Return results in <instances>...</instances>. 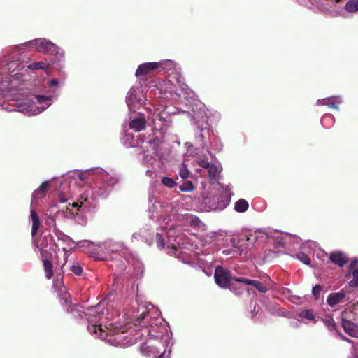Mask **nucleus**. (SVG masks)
Wrapping results in <instances>:
<instances>
[{
	"label": "nucleus",
	"instance_id": "f257e3e1",
	"mask_svg": "<svg viewBox=\"0 0 358 358\" xmlns=\"http://www.w3.org/2000/svg\"><path fill=\"white\" fill-rule=\"evenodd\" d=\"M25 44L29 47L34 48L38 52L55 55L57 61H59L63 57V53L59 52V48L47 39L37 38L29 41Z\"/></svg>",
	"mask_w": 358,
	"mask_h": 358
},
{
	"label": "nucleus",
	"instance_id": "f03ea898",
	"mask_svg": "<svg viewBox=\"0 0 358 358\" xmlns=\"http://www.w3.org/2000/svg\"><path fill=\"white\" fill-rule=\"evenodd\" d=\"M215 282L222 288L229 289L236 295L242 294V290L236 292V285L231 284V280L234 281L236 277H232L231 272L222 266L216 267L214 273Z\"/></svg>",
	"mask_w": 358,
	"mask_h": 358
},
{
	"label": "nucleus",
	"instance_id": "7ed1b4c3",
	"mask_svg": "<svg viewBox=\"0 0 358 358\" xmlns=\"http://www.w3.org/2000/svg\"><path fill=\"white\" fill-rule=\"evenodd\" d=\"M203 203L208 207V210H222L229 203V200L222 194L214 195L212 198H205Z\"/></svg>",
	"mask_w": 358,
	"mask_h": 358
},
{
	"label": "nucleus",
	"instance_id": "20e7f679",
	"mask_svg": "<svg viewBox=\"0 0 358 358\" xmlns=\"http://www.w3.org/2000/svg\"><path fill=\"white\" fill-rule=\"evenodd\" d=\"M40 251L45 277L50 280L53 276V264L51 260L49 259V257L52 256V255L42 248H40Z\"/></svg>",
	"mask_w": 358,
	"mask_h": 358
},
{
	"label": "nucleus",
	"instance_id": "39448f33",
	"mask_svg": "<svg viewBox=\"0 0 358 358\" xmlns=\"http://www.w3.org/2000/svg\"><path fill=\"white\" fill-rule=\"evenodd\" d=\"M162 62H146L138 66L136 71V76H145L152 71L159 69L162 66Z\"/></svg>",
	"mask_w": 358,
	"mask_h": 358
},
{
	"label": "nucleus",
	"instance_id": "423d86ee",
	"mask_svg": "<svg viewBox=\"0 0 358 358\" xmlns=\"http://www.w3.org/2000/svg\"><path fill=\"white\" fill-rule=\"evenodd\" d=\"M329 259L331 263L339 267H343L349 260L348 255L340 250L331 252L329 254Z\"/></svg>",
	"mask_w": 358,
	"mask_h": 358
},
{
	"label": "nucleus",
	"instance_id": "0eeeda50",
	"mask_svg": "<svg viewBox=\"0 0 358 358\" xmlns=\"http://www.w3.org/2000/svg\"><path fill=\"white\" fill-rule=\"evenodd\" d=\"M234 281L237 282H243L248 285H252L262 293H266L268 290L266 286L259 281L250 280L245 278H234Z\"/></svg>",
	"mask_w": 358,
	"mask_h": 358
},
{
	"label": "nucleus",
	"instance_id": "6e6552de",
	"mask_svg": "<svg viewBox=\"0 0 358 358\" xmlns=\"http://www.w3.org/2000/svg\"><path fill=\"white\" fill-rule=\"evenodd\" d=\"M341 324L346 334L352 337H358V325L357 324L343 319Z\"/></svg>",
	"mask_w": 358,
	"mask_h": 358
},
{
	"label": "nucleus",
	"instance_id": "1a4fd4ad",
	"mask_svg": "<svg viewBox=\"0 0 358 358\" xmlns=\"http://www.w3.org/2000/svg\"><path fill=\"white\" fill-rule=\"evenodd\" d=\"M129 127L136 132L143 131L146 128V120L144 117L134 118L129 122Z\"/></svg>",
	"mask_w": 358,
	"mask_h": 358
},
{
	"label": "nucleus",
	"instance_id": "9d476101",
	"mask_svg": "<svg viewBox=\"0 0 358 358\" xmlns=\"http://www.w3.org/2000/svg\"><path fill=\"white\" fill-rule=\"evenodd\" d=\"M50 188L48 181L43 182L40 187L36 189L31 196V202H36L38 199L43 197Z\"/></svg>",
	"mask_w": 358,
	"mask_h": 358
},
{
	"label": "nucleus",
	"instance_id": "9b49d317",
	"mask_svg": "<svg viewBox=\"0 0 358 358\" xmlns=\"http://www.w3.org/2000/svg\"><path fill=\"white\" fill-rule=\"evenodd\" d=\"M345 294L343 290L336 293L330 294L327 299V303L331 307L335 306L336 304L341 303L345 298Z\"/></svg>",
	"mask_w": 358,
	"mask_h": 358
},
{
	"label": "nucleus",
	"instance_id": "f8f14e48",
	"mask_svg": "<svg viewBox=\"0 0 358 358\" xmlns=\"http://www.w3.org/2000/svg\"><path fill=\"white\" fill-rule=\"evenodd\" d=\"M140 350L143 355L148 357H156L159 354V352L157 350L156 348L152 345H148V343L142 344L141 345Z\"/></svg>",
	"mask_w": 358,
	"mask_h": 358
},
{
	"label": "nucleus",
	"instance_id": "ddd939ff",
	"mask_svg": "<svg viewBox=\"0 0 358 358\" xmlns=\"http://www.w3.org/2000/svg\"><path fill=\"white\" fill-rule=\"evenodd\" d=\"M31 218L32 221L31 235L32 236H34L39 229L41 221L36 212L33 209L31 210Z\"/></svg>",
	"mask_w": 358,
	"mask_h": 358
},
{
	"label": "nucleus",
	"instance_id": "4468645a",
	"mask_svg": "<svg viewBox=\"0 0 358 358\" xmlns=\"http://www.w3.org/2000/svg\"><path fill=\"white\" fill-rule=\"evenodd\" d=\"M185 221L184 222L185 224L189 225L194 229L200 228L201 220L199 219L198 217L193 215H186L185 217Z\"/></svg>",
	"mask_w": 358,
	"mask_h": 358
},
{
	"label": "nucleus",
	"instance_id": "2eb2a0df",
	"mask_svg": "<svg viewBox=\"0 0 358 358\" xmlns=\"http://www.w3.org/2000/svg\"><path fill=\"white\" fill-rule=\"evenodd\" d=\"M249 204L248 201L243 199H240L235 203L234 208L236 211L239 213L245 212L248 208Z\"/></svg>",
	"mask_w": 358,
	"mask_h": 358
},
{
	"label": "nucleus",
	"instance_id": "dca6fc26",
	"mask_svg": "<svg viewBox=\"0 0 358 358\" xmlns=\"http://www.w3.org/2000/svg\"><path fill=\"white\" fill-rule=\"evenodd\" d=\"M350 272H352V280H351L348 285L350 287H358V268L352 271H348V273L346 275V277L348 278Z\"/></svg>",
	"mask_w": 358,
	"mask_h": 358
},
{
	"label": "nucleus",
	"instance_id": "f3484780",
	"mask_svg": "<svg viewBox=\"0 0 358 358\" xmlns=\"http://www.w3.org/2000/svg\"><path fill=\"white\" fill-rule=\"evenodd\" d=\"M61 301H62V305L67 308L68 312H71L72 309L69 310V303L71 302L70 294L66 292L65 290L61 294Z\"/></svg>",
	"mask_w": 358,
	"mask_h": 358
},
{
	"label": "nucleus",
	"instance_id": "a211bd4d",
	"mask_svg": "<svg viewBox=\"0 0 358 358\" xmlns=\"http://www.w3.org/2000/svg\"><path fill=\"white\" fill-rule=\"evenodd\" d=\"M345 8L350 13H355L358 11V0H349L346 3Z\"/></svg>",
	"mask_w": 358,
	"mask_h": 358
},
{
	"label": "nucleus",
	"instance_id": "6ab92c4d",
	"mask_svg": "<svg viewBox=\"0 0 358 358\" xmlns=\"http://www.w3.org/2000/svg\"><path fill=\"white\" fill-rule=\"evenodd\" d=\"M48 64L43 62H34L28 66L31 70L45 69H47Z\"/></svg>",
	"mask_w": 358,
	"mask_h": 358
},
{
	"label": "nucleus",
	"instance_id": "aec40b11",
	"mask_svg": "<svg viewBox=\"0 0 358 358\" xmlns=\"http://www.w3.org/2000/svg\"><path fill=\"white\" fill-rule=\"evenodd\" d=\"M179 176L183 179H186L189 177V171L187 168V166L185 164H182L180 166Z\"/></svg>",
	"mask_w": 358,
	"mask_h": 358
},
{
	"label": "nucleus",
	"instance_id": "412c9836",
	"mask_svg": "<svg viewBox=\"0 0 358 358\" xmlns=\"http://www.w3.org/2000/svg\"><path fill=\"white\" fill-rule=\"evenodd\" d=\"M208 176L210 179H215L218 175V170L216 166L211 164L210 166L208 169Z\"/></svg>",
	"mask_w": 358,
	"mask_h": 358
},
{
	"label": "nucleus",
	"instance_id": "4be33fe9",
	"mask_svg": "<svg viewBox=\"0 0 358 358\" xmlns=\"http://www.w3.org/2000/svg\"><path fill=\"white\" fill-rule=\"evenodd\" d=\"M301 317H305L309 320H314L315 315L312 310H304L300 313Z\"/></svg>",
	"mask_w": 358,
	"mask_h": 358
},
{
	"label": "nucleus",
	"instance_id": "5701e85b",
	"mask_svg": "<svg viewBox=\"0 0 358 358\" xmlns=\"http://www.w3.org/2000/svg\"><path fill=\"white\" fill-rule=\"evenodd\" d=\"M70 270L76 275H80L83 273V268L80 264L75 263L70 266Z\"/></svg>",
	"mask_w": 358,
	"mask_h": 358
},
{
	"label": "nucleus",
	"instance_id": "b1692460",
	"mask_svg": "<svg viewBox=\"0 0 358 358\" xmlns=\"http://www.w3.org/2000/svg\"><path fill=\"white\" fill-rule=\"evenodd\" d=\"M162 183L169 188H173L176 185V182H174V180L169 177H164L162 179Z\"/></svg>",
	"mask_w": 358,
	"mask_h": 358
},
{
	"label": "nucleus",
	"instance_id": "393cba45",
	"mask_svg": "<svg viewBox=\"0 0 358 358\" xmlns=\"http://www.w3.org/2000/svg\"><path fill=\"white\" fill-rule=\"evenodd\" d=\"M180 189L182 192H190L194 189V186L192 182L187 181L180 187Z\"/></svg>",
	"mask_w": 358,
	"mask_h": 358
},
{
	"label": "nucleus",
	"instance_id": "a878e982",
	"mask_svg": "<svg viewBox=\"0 0 358 358\" xmlns=\"http://www.w3.org/2000/svg\"><path fill=\"white\" fill-rule=\"evenodd\" d=\"M298 259L304 263L305 264L308 265L310 263V257L303 252H299L296 255Z\"/></svg>",
	"mask_w": 358,
	"mask_h": 358
},
{
	"label": "nucleus",
	"instance_id": "bb28decb",
	"mask_svg": "<svg viewBox=\"0 0 358 358\" xmlns=\"http://www.w3.org/2000/svg\"><path fill=\"white\" fill-rule=\"evenodd\" d=\"M155 241H156V243L157 245V246L160 248V249H164V238L162 236V234H159V233H157L156 235H155Z\"/></svg>",
	"mask_w": 358,
	"mask_h": 358
},
{
	"label": "nucleus",
	"instance_id": "cd10ccee",
	"mask_svg": "<svg viewBox=\"0 0 358 358\" xmlns=\"http://www.w3.org/2000/svg\"><path fill=\"white\" fill-rule=\"evenodd\" d=\"M322 290V287L320 285H317L312 289V294L316 299H318L320 296V292Z\"/></svg>",
	"mask_w": 358,
	"mask_h": 358
},
{
	"label": "nucleus",
	"instance_id": "c85d7f7f",
	"mask_svg": "<svg viewBox=\"0 0 358 358\" xmlns=\"http://www.w3.org/2000/svg\"><path fill=\"white\" fill-rule=\"evenodd\" d=\"M325 326L330 331H334L336 328V324L332 318L327 319L324 321Z\"/></svg>",
	"mask_w": 358,
	"mask_h": 358
},
{
	"label": "nucleus",
	"instance_id": "c756f323",
	"mask_svg": "<svg viewBox=\"0 0 358 358\" xmlns=\"http://www.w3.org/2000/svg\"><path fill=\"white\" fill-rule=\"evenodd\" d=\"M35 98L37 102L39 103H45L48 106L50 104V99L48 96L43 95H36Z\"/></svg>",
	"mask_w": 358,
	"mask_h": 358
},
{
	"label": "nucleus",
	"instance_id": "7c9ffc66",
	"mask_svg": "<svg viewBox=\"0 0 358 358\" xmlns=\"http://www.w3.org/2000/svg\"><path fill=\"white\" fill-rule=\"evenodd\" d=\"M88 331L93 333L96 334L97 330L102 331L101 325H97V324H92L91 326H88L87 327Z\"/></svg>",
	"mask_w": 358,
	"mask_h": 358
},
{
	"label": "nucleus",
	"instance_id": "2f4dec72",
	"mask_svg": "<svg viewBox=\"0 0 358 358\" xmlns=\"http://www.w3.org/2000/svg\"><path fill=\"white\" fill-rule=\"evenodd\" d=\"M198 165L200 167L204 168V169H208L210 166V164L208 161L206 159H199L198 162Z\"/></svg>",
	"mask_w": 358,
	"mask_h": 358
},
{
	"label": "nucleus",
	"instance_id": "473e14b6",
	"mask_svg": "<svg viewBox=\"0 0 358 358\" xmlns=\"http://www.w3.org/2000/svg\"><path fill=\"white\" fill-rule=\"evenodd\" d=\"M108 176L106 174L105 176V177L103 178V180L104 182L108 185H113L114 184H115L117 180L116 178H111L110 180H108Z\"/></svg>",
	"mask_w": 358,
	"mask_h": 358
},
{
	"label": "nucleus",
	"instance_id": "72a5a7b5",
	"mask_svg": "<svg viewBox=\"0 0 358 358\" xmlns=\"http://www.w3.org/2000/svg\"><path fill=\"white\" fill-rule=\"evenodd\" d=\"M358 266V259L357 258L352 260L350 262L349 266H348V271H352L356 269L355 268Z\"/></svg>",
	"mask_w": 358,
	"mask_h": 358
},
{
	"label": "nucleus",
	"instance_id": "f704fd0d",
	"mask_svg": "<svg viewBox=\"0 0 358 358\" xmlns=\"http://www.w3.org/2000/svg\"><path fill=\"white\" fill-rule=\"evenodd\" d=\"M318 104H327L331 108H336V103L334 102L332 103H327L325 99H323L322 101L318 100L317 101Z\"/></svg>",
	"mask_w": 358,
	"mask_h": 358
},
{
	"label": "nucleus",
	"instance_id": "c9c22d12",
	"mask_svg": "<svg viewBox=\"0 0 358 358\" xmlns=\"http://www.w3.org/2000/svg\"><path fill=\"white\" fill-rule=\"evenodd\" d=\"M171 350H169L167 352L164 350L163 352L160 353L159 355L157 357V358H170Z\"/></svg>",
	"mask_w": 358,
	"mask_h": 358
},
{
	"label": "nucleus",
	"instance_id": "e433bc0d",
	"mask_svg": "<svg viewBox=\"0 0 358 358\" xmlns=\"http://www.w3.org/2000/svg\"><path fill=\"white\" fill-rule=\"evenodd\" d=\"M25 106V104H22V103H17L16 105V107L17 108L16 109H12V110H19V111H21V110H23L24 108V106Z\"/></svg>",
	"mask_w": 358,
	"mask_h": 358
},
{
	"label": "nucleus",
	"instance_id": "4c0bfd02",
	"mask_svg": "<svg viewBox=\"0 0 358 358\" xmlns=\"http://www.w3.org/2000/svg\"><path fill=\"white\" fill-rule=\"evenodd\" d=\"M146 315H147V313H145V312L141 313L138 319L141 320H143Z\"/></svg>",
	"mask_w": 358,
	"mask_h": 358
},
{
	"label": "nucleus",
	"instance_id": "58836bf2",
	"mask_svg": "<svg viewBox=\"0 0 358 358\" xmlns=\"http://www.w3.org/2000/svg\"><path fill=\"white\" fill-rule=\"evenodd\" d=\"M50 83L52 85H57V80L55 79H52L50 80Z\"/></svg>",
	"mask_w": 358,
	"mask_h": 358
},
{
	"label": "nucleus",
	"instance_id": "ea45409f",
	"mask_svg": "<svg viewBox=\"0 0 358 358\" xmlns=\"http://www.w3.org/2000/svg\"><path fill=\"white\" fill-rule=\"evenodd\" d=\"M59 201L61 203H65L66 201V199H64L62 196H60Z\"/></svg>",
	"mask_w": 358,
	"mask_h": 358
},
{
	"label": "nucleus",
	"instance_id": "a19ab883",
	"mask_svg": "<svg viewBox=\"0 0 358 358\" xmlns=\"http://www.w3.org/2000/svg\"><path fill=\"white\" fill-rule=\"evenodd\" d=\"M236 292H240L241 290H242V293L243 292V288L237 287L236 286Z\"/></svg>",
	"mask_w": 358,
	"mask_h": 358
},
{
	"label": "nucleus",
	"instance_id": "79ce46f5",
	"mask_svg": "<svg viewBox=\"0 0 358 358\" xmlns=\"http://www.w3.org/2000/svg\"><path fill=\"white\" fill-rule=\"evenodd\" d=\"M72 206L74 207V208H76V207H78V203L74 202V203H72Z\"/></svg>",
	"mask_w": 358,
	"mask_h": 358
},
{
	"label": "nucleus",
	"instance_id": "37998d69",
	"mask_svg": "<svg viewBox=\"0 0 358 358\" xmlns=\"http://www.w3.org/2000/svg\"><path fill=\"white\" fill-rule=\"evenodd\" d=\"M351 358H358V355H353Z\"/></svg>",
	"mask_w": 358,
	"mask_h": 358
}]
</instances>
